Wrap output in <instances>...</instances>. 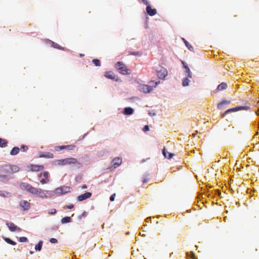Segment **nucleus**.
<instances>
[{"label": "nucleus", "mask_w": 259, "mask_h": 259, "mask_svg": "<svg viewBox=\"0 0 259 259\" xmlns=\"http://www.w3.org/2000/svg\"><path fill=\"white\" fill-rule=\"evenodd\" d=\"M19 170L18 166L14 165L4 164L0 165V180L7 179L9 174L17 172Z\"/></svg>", "instance_id": "f257e3e1"}, {"label": "nucleus", "mask_w": 259, "mask_h": 259, "mask_svg": "<svg viewBox=\"0 0 259 259\" xmlns=\"http://www.w3.org/2000/svg\"><path fill=\"white\" fill-rule=\"evenodd\" d=\"M55 165H70V164H76L80 167L81 166V163L78 161V160L73 157L66 158L65 159L56 160L54 161Z\"/></svg>", "instance_id": "f03ea898"}, {"label": "nucleus", "mask_w": 259, "mask_h": 259, "mask_svg": "<svg viewBox=\"0 0 259 259\" xmlns=\"http://www.w3.org/2000/svg\"><path fill=\"white\" fill-rule=\"evenodd\" d=\"M160 83V81L154 82L153 80L150 81L151 86L147 84H142L140 86V91L145 94L150 93L153 90V88H156V86Z\"/></svg>", "instance_id": "7ed1b4c3"}, {"label": "nucleus", "mask_w": 259, "mask_h": 259, "mask_svg": "<svg viewBox=\"0 0 259 259\" xmlns=\"http://www.w3.org/2000/svg\"><path fill=\"white\" fill-rule=\"evenodd\" d=\"M116 67L119 72L123 75L131 74V71L122 62H117L115 64Z\"/></svg>", "instance_id": "20e7f679"}, {"label": "nucleus", "mask_w": 259, "mask_h": 259, "mask_svg": "<svg viewBox=\"0 0 259 259\" xmlns=\"http://www.w3.org/2000/svg\"><path fill=\"white\" fill-rule=\"evenodd\" d=\"M248 109H249V107L248 106H237L236 107L230 108V109L227 110L224 113L221 114V116L222 117H224L227 114L230 113L232 112H236L239 110H248Z\"/></svg>", "instance_id": "39448f33"}, {"label": "nucleus", "mask_w": 259, "mask_h": 259, "mask_svg": "<svg viewBox=\"0 0 259 259\" xmlns=\"http://www.w3.org/2000/svg\"><path fill=\"white\" fill-rule=\"evenodd\" d=\"M36 195H37L41 198L44 199L51 197L52 196V194L51 191H49L48 190H44L39 188L38 189V192Z\"/></svg>", "instance_id": "423d86ee"}, {"label": "nucleus", "mask_w": 259, "mask_h": 259, "mask_svg": "<svg viewBox=\"0 0 259 259\" xmlns=\"http://www.w3.org/2000/svg\"><path fill=\"white\" fill-rule=\"evenodd\" d=\"M156 74L159 79L164 80L168 75V72L166 68L161 67L160 70L157 71Z\"/></svg>", "instance_id": "0eeeda50"}, {"label": "nucleus", "mask_w": 259, "mask_h": 259, "mask_svg": "<svg viewBox=\"0 0 259 259\" xmlns=\"http://www.w3.org/2000/svg\"><path fill=\"white\" fill-rule=\"evenodd\" d=\"M70 190L71 188L70 187L63 186L56 188L55 192L60 195H64L70 192Z\"/></svg>", "instance_id": "6e6552de"}, {"label": "nucleus", "mask_w": 259, "mask_h": 259, "mask_svg": "<svg viewBox=\"0 0 259 259\" xmlns=\"http://www.w3.org/2000/svg\"><path fill=\"white\" fill-rule=\"evenodd\" d=\"M42 176L44 177V178L40 181V182L41 184H46L50 182V180L49 178V173L48 171H45L43 173L39 174L38 176L39 178H40Z\"/></svg>", "instance_id": "1a4fd4ad"}, {"label": "nucleus", "mask_w": 259, "mask_h": 259, "mask_svg": "<svg viewBox=\"0 0 259 259\" xmlns=\"http://www.w3.org/2000/svg\"><path fill=\"white\" fill-rule=\"evenodd\" d=\"M76 148L75 145H69L65 146H59L55 147V149L57 151H61L63 149H66L67 150H73Z\"/></svg>", "instance_id": "9d476101"}, {"label": "nucleus", "mask_w": 259, "mask_h": 259, "mask_svg": "<svg viewBox=\"0 0 259 259\" xmlns=\"http://www.w3.org/2000/svg\"><path fill=\"white\" fill-rule=\"evenodd\" d=\"M21 209L23 211H26L30 209L31 204L26 200H21L19 203Z\"/></svg>", "instance_id": "9b49d317"}, {"label": "nucleus", "mask_w": 259, "mask_h": 259, "mask_svg": "<svg viewBox=\"0 0 259 259\" xmlns=\"http://www.w3.org/2000/svg\"><path fill=\"white\" fill-rule=\"evenodd\" d=\"M92 194L91 192H85L84 194H81L77 196V200L78 201H82L87 199L90 198L92 196Z\"/></svg>", "instance_id": "f8f14e48"}, {"label": "nucleus", "mask_w": 259, "mask_h": 259, "mask_svg": "<svg viewBox=\"0 0 259 259\" xmlns=\"http://www.w3.org/2000/svg\"><path fill=\"white\" fill-rule=\"evenodd\" d=\"M122 163V159L119 157H116L113 159L111 162L112 167L116 168Z\"/></svg>", "instance_id": "ddd939ff"}, {"label": "nucleus", "mask_w": 259, "mask_h": 259, "mask_svg": "<svg viewBox=\"0 0 259 259\" xmlns=\"http://www.w3.org/2000/svg\"><path fill=\"white\" fill-rule=\"evenodd\" d=\"M30 169L32 171H39L42 170L44 168L43 165L31 164L29 166Z\"/></svg>", "instance_id": "4468645a"}, {"label": "nucleus", "mask_w": 259, "mask_h": 259, "mask_svg": "<svg viewBox=\"0 0 259 259\" xmlns=\"http://www.w3.org/2000/svg\"><path fill=\"white\" fill-rule=\"evenodd\" d=\"M7 225L8 226L9 229L13 232L15 231H18L20 232L21 231V228L17 227L16 225H15L13 223H9L7 224Z\"/></svg>", "instance_id": "2eb2a0df"}, {"label": "nucleus", "mask_w": 259, "mask_h": 259, "mask_svg": "<svg viewBox=\"0 0 259 259\" xmlns=\"http://www.w3.org/2000/svg\"><path fill=\"white\" fill-rule=\"evenodd\" d=\"M146 12L151 16H154L157 13V10L155 9H152L149 4L147 5Z\"/></svg>", "instance_id": "dca6fc26"}, {"label": "nucleus", "mask_w": 259, "mask_h": 259, "mask_svg": "<svg viewBox=\"0 0 259 259\" xmlns=\"http://www.w3.org/2000/svg\"><path fill=\"white\" fill-rule=\"evenodd\" d=\"M182 64L183 65V67L185 69V72L186 73V76H188V77L192 78V74L191 73L189 68L188 67L187 64L184 61H181Z\"/></svg>", "instance_id": "f3484780"}, {"label": "nucleus", "mask_w": 259, "mask_h": 259, "mask_svg": "<svg viewBox=\"0 0 259 259\" xmlns=\"http://www.w3.org/2000/svg\"><path fill=\"white\" fill-rule=\"evenodd\" d=\"M19 186L21 190H25V191L29 192V191L30 190V188L31 185L28 183H20Z\"/></svg>", "instance_id": "a211bd4d"}, {"label": "nucleus", "mask_w": 259, "mask_h": 259, "mask_svg": "<svg viewBox=\"0 0 259 259\" xmlns=\"http://www.w3.org/2000/svg\"><path fill=\"white\" fill-rule=\"evenodd\" d=\"M231 103L230 101L223 100L221 102L218 104L217 107L219 109H222L224 108L225 105H229Z\"/></svg>", "instance_id": "6ab92c4d"}, {"label": "nucleus", "mask_w": 259, "mask_h": 259, "mask_svg": "<svg viewBox=\"0 0 259 259\" xmlns=\"http://www.w3.org/2000/svg\"><path fill=\"white\" fill-rule=\"evenodd\" d=\"M105 76L108 78L112 80H116V76L115 74L111 71H107L105 72Z\"/></svg>", "instance_id": "aec40b11"}, {"label": "nucleus", "mask_w": 259, "mask_h": 259, "mask_svg": "<svg viewBox=\"0 0 259 259\" xmlns=\"http://www.w3.org/2000/svg\"><path fill=\"white\" fill-rule=\"evenodd\" d=\"M49 42L52 47L57 49H59V50H64V48L63 47L60 46L58 44H57L52 40H49Z\"/></svg>", "instance_id": "412c9836"}, {"label": "nucleus", "mask_w": 259, "mask_h": 259, "mask_svg": "<svg viewBox=\"0 0 259 259\" xmlns=\"http://www.w3.org/2000/svg\"><path fill=\"white\" fill-rule=\"evenodd\" d=\"M162 153L164 156L168 159L171 158L175 155L174 153L170 152L169 153L168 152H166L165 148L163 149Z\"/></svg>", "instance_id": "4be33fe9"}, {"label": "nucleus", "mask_w": 259, "mask_h": 259, "mask_svg": "<svg viewBox=\"0 0 259 259\" xmlns=\"http://www.w3.org/2000/svg\"><path fill=\"white\" fill-rule=\"evenodd\" d=\"M134 110L131 107H126L124 109L123 114L124 115H130L133 113Z\"/></svg>", "instance_id": "5701e85b"}, {"label": "nucleus", "mask_w": 259, "mask_h": 259, "mask_svg": "<svg viewBox=\"0 0 259 259\" xmlns=\"http://www.w3.org/2000/svg\"><path fill=\"white\" fill-rule=\"evenodd\" d=\"M227 88V84L225 82H222L221 84H219L217 91H221L224 90L226 89Z\"/></svg>", "instance_id": "b1692460"}, {"label": "nucleus", "mask_w": 259, "mask_h": 259, "mask_svg": "<svg viewBox=\"0 0 259 259\" xmlns=\"http://www.w3.org/2000/svg\"><path fill=\"white\" fill-rule=\"evenodd\" d=\"M20 151V148L17 147H14L10 152V154L11 155H17Z\"/></svg>", "instance_id": "393cba45"}, {"label": "nucleus", "mask_w": 259, "mask_h": 259, "mask_svg": "<svg viewBox=\"0 0 259 259\" xmlns=\"http://www.w3.org/2000/svg\"><path fill=\"white\" fill-rule=\"evenodd\" d=\"M39 157L47 158H53L54 157V155L51 153H47L45 154H40L39 155Z\"/></svg>", "instance_id": "a878e982"}, {"label": "nucleus", "mask_w": 259, "mask_h": 259, "mask_svg": "<svg viewBox=\"0 0 259 259\" xmlns=\"http://www.w3.org/2000/svg\"><path fill=\"white\" fill-rule=\"evenodd\" d=\"M38 192V188H36L35 187H33L32 185L30 188V190L29 191V193L33 194V195H36L37 194V193Z\"/></svg>", "instance_id": "bb28decb"}, {"label": "nucleus", "mask_w": 259, "mask_h": 259, "mask_svg": "<svg viewBox=\"0 0 259 259\" xmlns=\"http://www.w3.org/2000/svg\"><path fill=\"white\" fill-rule=\"evenodd\" d=\"M43 242L42 241H39L37 244L35 246V249L36 251H40L42 248Z\"/></svg>", "instance_id": "cd10ccee"}, {"label": "nucleus", "mask_w": 259, "mask_h": 259, "mask_svg": "<svg viewBox=\"0 0 259 259\" xmlns=\"http://www.w3.org/2000/svg\"><path fill=\"white\" fill-rule=\"evenodd\" d=\"M8 142L2 138H0V147H5L7 146Z\"/></svg>", "instance_id": "c85d7f7f"}, {"label": "nucleus", "mask_w": 259, "mask_h": 259, "mask_svg": "<svg viewBox=\"0 0 259 259\" xmlns=\"http://www.w3.org/2000/svg\"><path fill=\"white\" fill-rule=\"evenodd\" d=\"M4 240L8 244H11L12 245H15L16 244V243L9 238L3 237Z\"/></svg>", "instance_id": "c756f323"}, {"label": "nucleus", "mask_w": 259, "mask_h": 259, "mask_svg": "<svg viewBox=\"0 0 259 259\" xmlns=\"http://www.w3.org/2000/svg\"><path fill=\"white\" fill-rule=\"evenodd\" d=\"M71 218L69 217H66L62 219L61 222L63 224L71 222Z\"/></svg>", "instance_id": "7c9ffc66"}, {"label": "nucleus", "mask_w": 259, "mask_h": 259, "mask_svg": "<svg viewBox=\"0 0 259 259\" xmlns=\"http://www.w3.org/2000/svg\"><path fill=\"white\" fill-rule=\"evenodd\" d=\"M188 78L189 77H188V76H187V77L186 78H184L183 79L182 84L184 87L188 85L189 81Z\"/></svg>", "instance_id": "2f4dec72"}, {"label": "nucleus", "mask_w": 259, "mask_h": 259, "mask_svg": "<svg viewBox=\"0 0 259 259\" xmlns=\"http://www.w3.org/2000/svg\"><path fill=\"white\" fill-rule=\"evenodd\" d=\"M0 196L3 197H9L10 196V194L9 192H7L6 191H2L0 192Z\"/></svg>", "instance_id": "473e14b6"}, {"label": "nucleus", "mask_w": 259, "mask_h": 259, "mask_svg": "<svg viewBox=\"0 0 259 259\" xmlns=\"http://www.w3.org/2000/svg\"><path fill=\"white\" fill-rule=\"evenodd\" d=\"M93 62L96 66H100L101 65L100 61L99 59H95L93 60Z\"/></svg>", "instance_id": "72a5a7b5"}, {"label": "nucleus", "mask_w": 259, "mask_h": 259, "mask_svg": "<svg viewBox=\"0 0 259 259\" xmlns=\"http://www.w3.org/2000/svg\"><path fill=\"white\" fill-rule=\"evenodd\" d=\"M183 40H184L186 46L187 47V48L189 49V50H191L193 49V47L189 45V44L188 43V42L184 38H183Z\"/></svg>", "instance_id": "f704fd0d"}, {"label": "nucleus", "mask_w": 259, "mask_h": 259, "mask_svg": "<svg viewBox=\"0 0 259 259\" xmlns=\"http://www.w3.org/2000/svg\"><path fill=\"white\" fill-rule=\"evenodd\" d=\"M56 213V210L55 208L51 209L49 210L48 213L51 215L55 214Z\"/></svg>", "instance_id": "c9c22d12"}, {"label": "nucleus", "mask_w": 259, "mask_h": 259, "mask_svg": "<svg viewBox=\"0 0 259 259\" xmlns=\"http://www.w3.org/2000/svg\"><path fill=\"white\" fill-rule=\"evenodd\" d=\"M148 181V176L145 175V176H144L143 178H142V182L143 183H147Z\"/></svg>", "instance_id": "e433bc0d"}, {"label": "nucleus", "mask_w": 259, "mask_h": 259, "mask_svg": "<svg viewBox=\"0 0 259 259\" xmlns=\"http://www.w3.org/2000/svg\"><path fill=\"white\" fill-rule=\"evenodd\" d=\"M27 241V238L25 237H21L19 238V241L21 242H25Z\"/></svg>", "instance_id": "4c0bfd02"}, {"label": "nucleus", "mask_w": 259, "mask_h": 259, "mask_svg": "<svg viewBox=\"0 0 259 259\" xmlns=\"http://www.w3.org/2000/svg\"><path fill=\"white\" fill-rule=\"evenodd\" d=\"M20 149L22 150L23 151H26L28 150V147L25 145H22Z\"/></svg>", "instance_id": "58836bf2"}, {"label": "nucleus", "mask_w": 259, "mask_h": 259, "mask_svg": "<svg viewBox=\"0 0 259 259\" xmlns=\"http://www.w3.org/2000/svg\"><path fill=\"white\" fill-rule=\"evenodd\" d=\"M130 54L134 56H139L141 55L139 52H130Z\"/></svg>", "instance_id": "ea45409f"}, {"label": "nucleus", "mask_w": 259, "mask_h": 259, "mask_svg": "<svg viewBox=\"0 0 259 259\" xmlns=\"http://www.w3.org/2000/svg\"><path fill=\"white\" fill-rule=\"evenodd\" d=\"M50 241L52 243H56L58 242L56 238H51Z\"/></svg>", "instance_id": "a19ab883"}, {"label": "nucleus", "mask_w": 259, "mask_h": 259, "mask_svg": "<svg viewBox=\"0 0 259 259\" xmlns=\"http://www.w3.org/2000/svg\"><path fill=\"white\" fill-rule=\"evenodd\" d=\"M65 207L67 209H72L74 207V205L72 204L67 205L65 206Z\"/></svg>", "instance_id": "79ce46f5"}, {"label": "nucleus", "mask_w": 259, "mask_h": 259, "mask_svg": "<svg viewBox=\"0 0 259 259\" xmlns=\"http://www.w3.org/2000/svg\"><path fill=\"white\" fill-rule=\"evenodd\" d=\"M149 130V126L148 125H146L143 128V131L146 132L148 131Z\"/></svg>", "instance_id": "37998d69"}, {"label": "nucleus", "mask_w": 259, "mask_h": 259, "mask_svg": "<svg viewBox=\"0 0 259 259\" xmlns=\"http://www.w3.org/2000/svg\"><path fill=\"white\" fill-rule=\"evenodd\" d=\"M115 194H112L110 197V200L111 201H113L115 199Z\"/></svg>", "instance_id": "c03bdc74"}, {"label": "nucleus", "mask_w": 259, "mask_h": 259, "mask_svg": "<svg viewBox=\"0 0 259 259\" xmlns=\"http://www.w3.org/2000/svg\"><path fill=\"white\" fill-rule=\"evenodd\" d=\"M142 2L145 5H148L149 4L147 0H141Z\"/></svg>", "instance_id": "a18cd8bd"}, {"label": "nucleus", "mask_w": 259, "mask_h": 259, "mask_svg": "<svg viewBox=\"0 0 259 259\" xmlns=\"http://www.w3.org/2000/svg\"><path fill=\"white\" fill-rule=\"evenodd\" d=\"M149 114L150 115V116H155V113H153V112H149Z\"/></svg>", "instance_id": "49530a36"}, {"label": "nucleus", "mask_w": 259, "mask_h": 259, "mask_svg": "<svg viewBox=\"0 0 259 259\" xmlns=\"http://www.w3.org/2000/svg\"><path fill=\"white\" fill-rule=\"evenodd\" d=\"M191 257H192V258H194V254L193 252L191 251Z\"/></svg>", "instance_id": "de8ad7c7"}, {"label": "nucleus", "mask_w": 259, "mask_h": 259, "mask_svg": "<svg viewBox=\"0 0 259 259\" xmlns=\"http://www.w3.org/2000/svg\"><path fill=\"white\" fill-rule=\"evenodd\" d=\"M81 188H82V189H87V185H83V186L81 187Z\"/></svg>", "instance_id": "09e8293b"}, {"label": "nucleus", "mask_w": 259, "mask_h": 259, "mask_svg": "<svg viewBox=\"0 0 259 259\" xmlns=\"http://www.w3.org/2000/svg\"><path fill=\"white\" fill-rule=\"evenodd\" d=\"M256 113L257 115H259V110L257 111Z\"/></svg>", "instance_id": "8fccbe9b"}, {"label": "nucleus", "mask_w": 259, "mask_h": 259, "mask_svg": "<svg viewBox=\"0 0 259 259\" xmlns=\"http://www.w3.org/2000/svg\"><path fill=\"white\" fill-rule=\"evenodd\" d=\"M33 253V251H30V254H32Z\"/></svg>", "instance_id": "3c124183"}, {"label": "nucleus", "mask_w": 259, "mask_h": 259, "mask_svg": "<svg viewBox=\"0 0 259 259\" xmlns=\"http://www.w3.org/2000/svg\"><path fill=\"white\" fill-rule=\"evenodd\" d=\"M197 205L198 206V207H200V205L199 204H197Z\"/></svg>", "instance_id": "603ef678"}, {"label": "nucleus", "mask_w": 259, "mask_h": 259, "mask_svg": "<svg viewBox=\"0 0 259 259\" xmlns=\"http://www.w3.org/2000/svg\"><path fill=\"white\" fill-rule=\"evenodd\" d=\"M149 219H150V218H147V220L148 221Z\"/></svg>", "instance_id": "864d4df0"}, {"label": "nucleus", "mask_w": 259, "mask_h": 259, "mask_svg": "<svg viewBox=\"0 0 259 259\" xmlns=\"http://www.w3.org/2000/svg\"><path fill=\"white\" fill-rule=\"evenodd\" d=\"M83 56V55L80 54V56Z\"/></svg>", "instance_id": "5fc2aeb1"}, {"label": "nucleus", "mask_w": 259, "mask_h": 259, "mask_svg": "<svg viewBox=\"0 0 259 259\" xmlns=\"http://www.w3.org/2000/svg\"><path fill=\"white\" fill-rule=\"evenodd\" d=\"M195 247L196 248H197L196 245L195 246Z\"/></svg>", "instance_id": "6e6d98bb"}, {"label": "nucleus", "mask_w": 259, "mask_h": 259, "mask_svg": "<svg viewBox=\"0 0 259 259\" xmlns=\"http://www.w3.org/2000/svg\"><path fill=\"white\" fill-rule=\"evenodd\" d=\"M196 132H197V131H195V133H196ZM195 136L196 135V133L195 134Z\"/></svg>", "instance_id": "4d7b16f0"}]
</instances>
